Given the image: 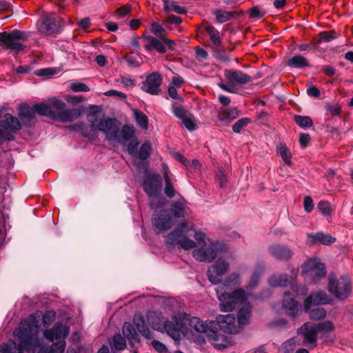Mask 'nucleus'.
<instances>
[{"instance_id": "obj_25", "label": "nucleus", "mask_w": 353, "mask_h": 353, "mask_svg": "<svg viewBox=\"0 0 353 353\" xmlns=\"http://www.w3.org/2000/svg\"><path fill=\"white\" fill-rule=\"evenodd\" d=\"M335 240L334 237L323 232L307 234V241L310 243H320L323 245H329L334 243Z\"/></svg>"}, {"instance_id": "obj_61", "label": "nucleus", "mask_w": 353, "mask_h": 353, "mask_svg": "<svg viewBox=\"0 0 353 353\" xmlns=\"http://www.w3.org/2000/svg\"><path fill=\"white\" fill-rule=\"evenodd\" d=\"M193 114H190L188 117L182 121L183 124L190 131H194L196 129Z\"/></svg>"}, {"instance_id": "obj_64", "label": "nucleus", "mask_w": 353, "mask_h": 353, "mask_svg": "<svg viewBox=\"0 0 353 353\" xmlns=\"http://www.w3.org/2000/svg\"><path fill=\"white\" fill-rule=\"evenodd\" d=\"M325 110L329 111L332 116H339L341 112V108L338 104L327 103L325 105Z\"/></svg>"}, {"instance_id": "obj_56", "label": "nucleus", "mask_w": 353, "mask_h": 353, "mask_svg": "<svg viewBox=\"0 0 353 353\" xmlns=\"http://www.w3.org/2000/svg\"><path fill=\"white\" fill-rule=\"evenodd\" d=\"M17 348V344L14 341H9L7 343L0 345L1 353H15Z\"/></svg>"}, {"instance_id": "obj_49", "label": "nucleus", "mask_w": 353, "mask_h": 353, "mask_svg": "<svg viewBox=\"0 0 353 353\" xmlns=\"http://www.w3.org/2000/svg\"><path fill=\"white\" fill-rule=\"evenodd\" d=\"M87 110H89L86 115L88 121H97L98 114L102 111L101 107L97 105H90Z\"/></svg>"}, {"instance_id": "obj_5", "label": "nucleus", "mask_w": 353, "mask_h": 353, "mask_svg": "<svg viewBox=\"0 0 353 353\" xmlns=\"http://www.w3.org/2000/svg\"><path fill=\"white\" fill-rule=\"evenodd\" d=\"M334 330V325L330 321L319 323L307 322L298 330V334L302 337L303 345L310 350H313L317 346L318 334L328 333Z\"/></svg>"}, {"instance_id": "obj_9", "label": "nucleus", "mask_w": 353, "mask_h": 353, "mask_svg": "<svg viewBox=\"0 0 353 353\" xmlns=\"http://www.w3.org/2000/svg\"><path fill=\"white\" fill-rule=\"evenodd\" d=\"M302 274L307 281L314 282L325 276V265L318 259H310L302 265Z\"/></svg>"}, {"instance_id": "obj_45", "label": "nucleus", "mask_w": 353, "mask_h": 353, "mask_svg": "<svg viewBox=\"0 0 353 353\" xmlns=\"http://www.w3.org/2000/svg\"><path fill=\"white\" fill-rule=\"evenodd\" d=\"M264 271V267L262 265L258 266L250 278V283L246 287L247 289H252L255 286L257 285L260 276L263 274Z\"/></svg>"}, {"instance_id": "obj_36", "label": "nucleus", "mask_w": 353, "mask_h": 353, "mask_svg": "<svg viewBox=\"0 0 353 353\" xmlns=\"http://www.w3.org/2000/svg\"><path fill=\"white\" fill-rule=\"evenodd\" d=\"M137 124L143 130L148 128V118L145 114L138 109L132 110Z\"/></svg>"}, {"instance_id": "obj_11", "label": "nucleus", "mask_w": 353, "mask_h": 353, "mask_svg": "<svg viewBox=\"0 0 353 353\" xmlns=\"http://www.w3.org/2000/svg\"><path fill=\"white\" fill-rule=\"evenodd\" d=\"M119 122L117 119H101L100 132L105 134L107 140H117L118 142L122 143L119 135Z\"/></svg>"}, {"instance_id": "obj_58", "label": "nucleus", "mask_w": 353, "mask_h": 353, "mask_svg": "<svg viewBox=\"0 0 353 353\" xmlns=\"http://www.w3.org/2000/svg\"><path fill=\"white\" fill-rule=\"evenodd\" d=\"M70 88L75 92L90 91V88L86 84L79 81H73L71 83Z\"/></svg>"}, {"instance_id": "obj_24", "label": "nucleus", "mask_w": 353, "mask_h": 353, "mask_svg": "<svg viewBox=\"0 0 353 353\" xmlns=\"http://www.w3.org/2000/svg\"><path fill=\"white\" fill-rule=\"evenodd\" d=\"M217 21L220 23H223L231 20L232 18L236 19L240 16L243 15V11H226L222 9H217L214 12Z\"/></svg>"}, {"instance_id": "obj_3", "label": "nucleus", "mask_w": 353, "mask_h": 353, "mask_svg": "<svg viewBox=\"0 0 353 353\" xmlns=\"http://www.w3.org/2000/svg\"><path fill=\"white\" fill-rule=\"evenodd\" d=\"M250 296V294L246 293L243 288H238L230 292H226L223 288L217 290L221 311L230 312L236 307H239L237 321L240 330L250 323L252 307L249 303L245 302Z\"/></svg>"}, {"instance_id": "obj_33", "label": "nucleus", "mask_w": 353, "mask_h": 353, "mask_svg": "<svg viewBox=\"0 0 353 353\" xmlns=\"http://www.w3.org/2000/svg\"><path fill=\"white\" fill-rule=\"evenodd\" d=\"M163 327L168 334L174 340H177L179 338V331L182 330V325L177 321H176L175 323L166 321L164 322Z\"/></svg>"}, {"instance_id": "obj_26", "label": "nucleus", "mask_w": 353, "mask_h": 353, "mask_svg": "<svg viewBox=\"0 0 353 353\" xmlns=\"http://www.w3.org/2000/svg\"><path fill=\"white\" fill-rule=\"evenodd\" d=\"M133 323L143 337L147 339H151L152 338V334L148 328V325L145 323L143 316H135L133 319Z\"/></svg>"}, {"instance_id": "obj_20", "label": "nucleus", "mask_w": 353, "mask_h": 353, "mask_svg": "<svg viewBox=\"0 0 353 353\" xmlns=\"http://www.w3.org/2000/svg\"><path fill=\"white\" fill-rule=\"evenodd\" d=\"M330 298L323 292H316L308 296L305 300V311L308 312L312 305H319L327 304L330 302Z\"/></svg>"}, {"instance_id": "obj_52", "label": "nucleus", "mask_w": 353, "mask_h": 353, "mask_svg": "<svg viewBox=\"0 0 353 353\" xmlns=\"http://www.w3.org/2000/svg\"><path fill=\"white\" fill-rule=\"evenodd\" d=\"M318 209L323 215H330L333 210V206L327 200L321 201L317 205Z\"/></svg>"}, {"instance_id": "obj_8", "label": "nucleus", "mask_w": 353, "mask_h": 353, "mask_svg": "<svg viewBox=\"0 0 353 353\" xmlns=\"http://www.w3.org/2000/svg\"><path fill=\"white\" fill-rule=\"evenodd\" d=\"M329 292L336 298L344 300L347 298L351 292V283L348 276H341L337 279L331 276L328 283Z\"/></svg>"}, {"instance_id": "obj_21", "label": "nucleus", "mask_w": 353, "mask_h": 353, "mask_svg": "<svg viewBox=\"0 0 353 353\" xmlns=\"http://www.w3.org/2000/svg\"><path fill=\"white\" fill-rule=\"evenodd\" d=\"M59 21V18L55 15L46 16L43 19L41 28L48 34L59 33L61 28Z\"/></svg>"}, {"instance_id": "obj_41", "label": "nucleus", "mask_w": 353, "mask_h": 353, "mask_svg": "<svg viewBox=\"0 0 353 353\" xmlns=\"http://www.w3.org/2000/svg\"><path fill=\"white\" fill-rule=\"evenodd\" d=\"M148 323L154 330H159L161 327L159 315L155 312H149L146 315Z\"/></svg>"}, {"instance_id": "obj_18", "label": "nucleus", "mask_w": 353, "mask_h": 353, "mask_svg": "<svg viewBox=\"0 0 353 353\" xmlns=\"http://www.w3.org/2000/svg\"><path fill=\"white\" fill-rule=\"evenodd\" d=\"M294 294L285 292L282 304L285 314L292 318H294L299 314L301 307L298 302L294 299Z\"/></svg>"}, {"instance_id": "obj_22", "label": "nucleus", "mask_w": 353, "mask_h": 353, "mask_svg": "<svg viewBox=\"0 0 353 353\" xmlns=\"http://www.w3.org/2000/svg\"><path fill=\"white\" fill-rule=\"evenodd\" d=\"M270 254L279 260L287 261L290 259L293 254L292 250L287 246L274 244L269 248Z\"/></svg>"}, {"instance_id": "obj_42", "label": "nucleus", "mask_w": 353, "mask_h": 353, "mask_svg": "<svg viewBox=\"0 0 353 353\" xmlns=\"http://www.w3.org/2000/svg\"><path fill=\"white\" fill-rule=\"evenodd\" d=\"M294 120L303 129H307L313 125V121L309 116L295 115Z\"/></svg>"}, {"instance_id": "obj_37", "label": "nucleus", "mask_w": 353, "mask_h": 353, "mask_svg": "<svg viewBox=\"0 0 353 353\" xmlns=\"http://www.w3.org/2000/svg\"><path fill=\"white\" fill-rule=\"evenodd\" d=\"M112 350H123L126 347V340L120 334H116L110 341Z\"/></svg>"}, {"instance_id": "obj_60", "label": "nucleus", "mask_w": 353, "mask_h": 353, "mask_svg": "<svg viewBox=\"0 0 353 353\" xmlns=\"http://www.w3.org/2000/svg\"><path fill=\"white\" fill-rule=\"evenodd\" d=\"M248 13L249 14L250 18L257 19H262L265 14V13L260 10V8L258 6H253L250 8L248 10Z\"/></svg>"}, {"instance_id": "obj_17", "label": "nucleus", "mask_w": 353, "mask_h": 353, "mask_svg": "<svg viewBox=\"0 0 353 353\" xmlns=\"http://www.w3.org/2000/svg\"><path fill=\"white\" fill-rule=\"evenodd\" d=\"M69 332L70 329L67 325L61 323H56L52 328L46 330L43 332V336L50 341H53L54 339L64 340L68 336Z\"/></svg>"}, {"instance_id": "obj_2", "label": "nucleus", "mask_w": 353, "mask_h": 353, "mask_svg": "<svg viewBox=\"0 0 353 353\" xmlns=\"http://www.w3.org/2000/svg\"><path fill=\"white\" fill-rule=\"evenodd\" d=\"M154 210L152 225L157 232H163L172 228L177 219L188 216L190 211L186 203L180 200H152L150 203Z\"/></svg>"}, {"instance_id": "obj_48", "label": "nucleus", "mask_w": 353, "mask_h": 353, "mask_svg": "<svg viewBox=\"0 0 353 353\" xmlns=\"http://www.w3.org/2000/svg\"><path fill=\"white\" fill-rule=\"evenodd\" d=\"M339 34L334 30L330 31H322L318 34L319 41L330 42L333 39L337 38Z\"/></svg>"}, {"instance_id": "obj_59", "label": "nucleus", "mask_w": 353, "mask_h": 353, "mask_svg": "<svg viewBox=\"0 0 353 353\" xmlns=\"http://www.w3.org/2000/svg\"><path fill=\"white\" fill-rule=\"evenodd\" d=\"M139 145V141L137 139H132L129 143L127 145V150L130 155L132 157H135V154L137 153L138 146Z\"/></svg>"}, {"instance_id": "obj_50", "label": "nucleus", "mask_w": 353, "mask_h": 353, "mask_svg": "<svg viewBox=\"0 0 353 353\" xmlns=\"http://www.w3.org/2000/svg\"><path fill=\"white\" fill-rule=\"evenodd\" d=\"M172 112L174 114V116L183 121L187 117L191 114L188 110L185 109L183 106H176L174 105L172 107Z\"/></svg>"}, {"instance_id": "obj_63", "label": "nucleus", "mask_w": 353, "mask_h": 353, "mask_svg": "<svg viewBox=\"0 0 353 353\" xmlns=\"http://www.w3.org/2000/svg\"><path fill=\"white\" fill-rule=\"evenodd\" d=\"M65 340H61L57 343H53L50 347L53 353H63L65 349Z\"/></svg>"}, {"instance_id": "obj_31", "label": "nucleus", "mask_w": 353, "mask_h": 353, "mask_svg": "<svg viewBox=\"0 0 353 353\" xmlns=\"http://www.w3.org/2000/svg\"><path fill=\"white\" fill-rule=\"evenodd\" d=\"M122 332L124 335V338L127 339L130 343L133 342L139 343L140 341L139 334L130 323L125 322L122 327Z\"/></svg>"}, {"instance_id": "obj_38", "label": "nucleus", "mask_w": 353, "mask_h": 353, "mask_svg": "<svg viewBox=\"0 0 353 353\" xmlns=\"http://www.w3.org/2000/svg\"><path fill=\"white\" fill-rule=\"evenodd\" d=\"M152 145L150 141H145L141 144L139 150H137V153L134 157L139 158L141 160H147L151 154Z\"/></svg>"}, {"instance_id": "obj_55", "label": "nucleus", "mask_w": 353, "mask_h": 353, "mask_svg": "<svg viewBox=\"0 0 353 353\" xmlns=\"http://www.w3.org/2000/svg\"><path fill=\"white\" fill-rule=\"evenodd\" d=\"M216 177L221 188L226 186L228 183V177L225 170L223 167L219 168L216 174Z\"/></svg>"}, {"instance_id": "obj_19", "label": "nucleus", "mask_w": 353, "mask_h": 353, "mask_svg": "<svg viewBox=\"0 0 353 353\" xmlns=\"http://www.w3.org/2000/svg\"><path fill=\"white\" fill-rule=\"evenodd\" d=\"M2 110H0V126L12 132L16 133L21 128V123L19 119L9 113L4 114L1 116Z\"/></svg>"}, {"instance_id": "obj_46", "label": "nucleus", "mask_w": 353, "mask_h": 353, "mask_svg": "<svg viewBox=\"0 0 353 353\" xmlns=\"http://www.w3.org/2000/svg\"><path fill=\"white\" fill-rule=\"evenodd\" d=\"M37 312H41V316L38 323V328L39 327V322L41 317L45 326H49L54 321L56 317V313L52 310L46 311L43 314H42L41 311H37L33 314H35Z\"/></svg>"}, {"instance_id": "obj_15", "label": "nucleus", "mask_w": 353, "mask_h": 353, "mask_svg": "<svg viewBox=\"0 0 353 353\" xmlns=\"http://www.w3.org/2000/svg\"><path fill=\"white\" fill-rule=\"evenodd\" d=\"M219 327L224 332L228 334H236L240 331L239 327L236 324V318L234 314H228L216 316Z\"/></svg>"}, {"instance_id": "obj_40", "label": "nucleus", "mask_w": 353, "mask_h": 353, "mask_svg": "<svg viewBox=\"0 0 353 353\" xmlns=\"http://www.w3.org/2000/svg\"><path fill=\"white\" fill-rule=\"evenodd\" d=\"M120 132L121 134L120 139L122 140L121 143H123L124 141L131 140L134 137L135 128L133 125L125 124L122 127Z\"/></svg>"}, {"instance_id": "obj_43", "label": "nucleus", "mask_w": 353, "mask_h": 353, "mask_svg": "<svg viewBox=\"0 0 353 353\" xmlns=\"http://www.w3.org/2000/svg\"><path fill=\"white\" fill-rule=\"evenodd\" d=\"M212 54L214 58L223 62H229L230 61V57L227 53V49L224 47L214 46Z\"/></svg>"}, {"instance_id": "obj_57", "label": "nucleus", "mask_w": 353, "mask_h": 353, "mask_svg": "<svg viewBox=\"0 0 353 353\" xmlns=\"http://www.w3.org/2000/svg\"><path fill=\"white\" fill-rule=\"evenodd\" d=\"M296 345V341L294 339H290L284 342L281 345V351L283 353H293Z\"/></svg>"}, {"instance_id": "obj_53", "label": "nucleus", "mask_w": 353, "mask_h": 353, "mask_svg": "<svg viewBox=\"0 0 353 353\" xmlns=\"http://www.w3.org/2000/svg\"><path fill=\"white\" fill-rule=\"evenodd\" d=\"M151 31L157 37L159 38L160 39L166 35V30L165 28H163L161 24L157 22H153L151 24Z\"/></svg>"}, {"instance_id": "obj_39", "label": "nucleus", "mask_w": 353, "mask_h": 353, "mask_svg": "<svg viewBox=\"0 0 353 353\" xmlns=\"http://www.w3.org/2000/svg\"><path fill=\"white\" fill-rule=\"evenodd\" d=\"M205 31L209 34L210 40L214 46H221V41L220 38V32L212 26H208L205 28Z\"/></svg>"}, {"instance_id": "obj_28", "label": "nucleus", "mask_w": 353, "mask_h": 353, "mask_svg": "<svg viewBox=\"0 0 353 353\" xmlns=\"http://www.w3.org/2000/svg\"><path fill=\"white\" fill-rule=\"evenodd\" d=\"M241 283V279L239 273L233 272L228 275L224 280L223 285L221 286H219L216 290H217L220 288H223L226 292H228L227 290L228 289H232L234 287L239 285Z\"/></svg>"}, {"instance_id": "obj_47", "label": "nucleus", "mask_w": 353, "mask_h": 353, "mask_svg": "<svg viewBox=\"0 0 353 353\" xmlns=\"http://www.w3.org/2000/svg\"><path fill=\"white\" fill-rule=\"evenodd\" d=\"M164 179H165V185L164 188V192L165 195L172 199L176 196V191L174 188H173V185L171 182V179L168 175V174L165 172L164 174Z\"/></svg>"}, {"instance_id": "obj_44", "label": "nucleus", "mask_w": 353, "mask_h": 353, "mask_svg": "<svg viewBox=\"0 0 353 353\" xmlns=\"http://www.w3.org/2000/svg\"><path fill=\"white\" fill-rule=\"evenodd\" d=\"M277 153L281 156L284 163L288 165H292V155L285 144H280L276 148Z\"/></svg>"}, {"instance_id": "obj_7", "label": "nucleus", "mask_w": 353, "mask_h": 353, "mask_svg": "<svg viewBox=\"0 0 353 353\" xmlns=\"http://www.w3.org/2000/svg\"><path fill=\"white\" fill-rule=\"evenodd\" d=\"M30 35L28 32L13 30L9 32H0V45L6 49L16 50L17 52L24 50L26 47L19 41H27Z\"/></svg>"}, {"instance_id": "obj_54", "label": "nucleus", "mask_w": 353, "mask_h": 353, "mask_svg": "<svg viewBox=\"0 0 353 353\" xmlns=\"http://www.w3.org/2000/svg\"><path fill=\"white\" fill-rule=\"evenodd\" d=\"M307 312H309L310 319L314 320L323 319L326 315L325 309L319 307L312 310L310 309Z\"/></svg>"}, {"instance_id": "obj_4", "label": "nucleus", "mask_w": 353, "mask_h": 353, "mask_svg": "<svg viewBox=\"0 0 353 353\" xmlns=\"http://www.w3.org/2000/svg\"><path fill=\"white\" fill-rule=\"evenodd\" d=\"M40 316L41 312H37L21 321L19 328L14 332V336L19 340L17 353H23V350L35 351Z\"/></svg>"}, {"instance_id": "obj_1", "label": "nucleus", "mask_w": 353, "mask_h": 353, "mask_svg": "<svg viewBox=\"0 0 353 353\" xmlns=\"http://www.w3.org/2000/svg\"><path fill=\"white\" fill-rule=\"evenodd\" d=\"M192 230H194V225H188V221H183L177 228L168 234L165 239L167 246L170 249L178 246L185 250L195 248L192 251V256L195 260L212 262L218 254L217 243L208 239L200 229L194 232V241L187 236L188 232Z\"/></svg>"}, {"instance_id": "obj_16", "label": "nucleus", "mask_w": 353, "mask_h": 353, "mask_svg": "<svg viewBox=\"0 0 353 353\" xmlns=\"http://www.w3.org/2000/svg\"><path fill=\"white\" fill-rule=\"evenodd\" d=\"M18 117L21 123L26 127L33 126L36 123V114L34 107L26 103H21L18 109Z\"/></svg>"}, {"instance_id": "obj_62", "label": "nucleus", "mask_w": 353, "mask_h": 353, "mask_svg": "<svg viewBox=\"0 0 353 353\" xmlns=\"http://www.w3.org/2000/svg\"><path fill=\"white\" fill-rule=\"evenodd\" d=\"M39 77H49L56 74V70L52 68H41L34 72Z\"/></svg>"}, {"instance_id": "obj_30", "label": "nucleus", "mask_w": 353, "mask_h": 353, "mask_svg": "<svg viewBox=\"0 0 353 353\" xmlns=\"http://www.w3.org/2000/svg\"><path fill=\"white\" fill-rule=\"evenodd\" d=\"M286 65L295 69H302L310 66L308 60L301 54H296L290 58L287 61Z\"/></svg>"}, {"instance_id": "obj_29", "label": "nucleus", "mask_w": 353, "mask_h": 353, "mask_svg": "<svg viewBox=\"0 0 353 353\" xmlns=\"http://www.w3.org/2000/svg\"><path fill=\"white\" fill-rule=\"evenodd\" d=\"M239 114L238 109L235 107H230L225 110L220 109L218 111V119L221 121L231 122Z\"/></svg>"}, {"instance_id": "obj_14", "label": "nucleus", "mask_w": 353, "mask_h": 353, "mask_svg": "<svg viewBox=\"0 0 353 353\" xmlns=\"http://www.w3.org/2000/svg\"><path fill=\"white\" fill-rule=\"evenodd\" d=\"M224 76L232 85H243L252 81L251 76L239 70L226 69Z\"/></svg>"}, {"instance_id": "obj_34", "label": "nucleus", "mask_w": 353, "mask_h": 353, "mask_svg": "<svg viewBox=\"0 0 353 353\" xmlns=\"http://www.w3.org/2000/svg\"><path fill=\"white\" fill-rule=\"evenodd\" d=\"M146 40L149 41L148 43L145 45V49L147 51L150 52L154 49L161 54H163L166 52V48L163 44V42H161L157 37H146Z\"/></svg>"}, {"instance_id": "obj_12", "label": "nucleus", "mask_w": 353, "mask_h": 353, "mask_svg": "<svg viewBox=\"0 0 353 353\" xmlns=\"http://www.w3.org/2000/svg\"><path fill=\"white\" fill-rule=\"evenodd\" d=\"M229 268L228 262L222 259H218L215 263L208 270V278L213 284H218L221 281L222 276Z\"/></svg>"}, {"instance_id": "obj_32", "label": "nucleus", "mask_w": 353, "mask_h": 353, "mask_svg": "<svg viewBox=\"0 0 353 353\" xmlns=\"http://www.w3.org/2000/svg\"><path fill=\"white\" fill-rule=\"evenodd\" d=\"M35 114L41 116L48 117L53 120V115L55 114L56 110L53 109L52 104L41 103H36L33 105Z\"/></svg>"}, {"instance_id": "obj_10", "label": "nucleus", "mask_w": 353, "mask_h": 353, "mask_svg": "<svg viewBox=\"0 0 353 353\" xmlns=\"http://www.w3.org/2000/svg\"><path fill=\"white\" fill-rule=\"evenodd\" d=\"M142 187L149 198L158 197L162 190V177L157 173H147L143 179Z\"/></svg>"}, {"instance_id": "obj_6", "label": "nucleus", "mask_w": 353, "mask_h": 353, "mask_svg": "<svg viewBox=\"0 0 353 353\" xmlns=\"http://www.w3.org/2000/svg\"><path fill=\"white\" fill-rule=\"evenodd\" d=\"M48 101L56 110L55 114L53 115V121L61 123L72 122L80 118L82 114L79 109H66V104L56 97L50 98Z\"/></svg>"}, {"instance_id": "obj_13", "label": "nucleus", "mask_w": 353, "mask_h": 353, "mask_svg": "<svg viewBox=\"0 0 353 353\" xmlns=\"http://www.w3.org/2000/svg\"><path fill=\"white\" fill-rule=\"evenodd\" d=\"M163 79L159 72H152L148 75L142 83L141 89L152 95H157L161 92L160 86Z\"/></svg>"}, {"instance_id": "obj_51", "label": "nucleus", "mask_w": 353, "mask_h": 353, "mask_svg": "<svg viewBox=\"0 0 353 353\" xmlns=\"http://www.w3.org/2000/svg\"><path fill=\"white\" fill-rule=\"evenodd\" d=\"M250 119L248 117H243L236 121L232 125V130L234 133L239 134L241 130L250 123Z\"/></svg>"}, {"instance_id": "obj_27", "label": "nucleus", "mask_w": 353, "mask_h": 353, "mask_svg": "<svg viewBox=\"0 0 353 353\" xmlns=\"http://www.w3.org/2000/svg\"><path fill=\"white\" fill-rule=\"evenodd\" d=\"M71 130L81 132L82 136L87 138L89 141H94L97 138V135L89 131L88 125L83 121H78L69 127Z\"/></svg>"}, {"instance_id": "obj_23", "label": "nucleus", "mask_w": 353, "mask_h": 353, "mask_svg": "<svg viewBox=\"0 0 353 353\" xmlns=\"http://www.w3.org/2000/svg\"><path fill=\"white\" fill-rule=\"evenodd\" d=\"M296 274L292 272L291 275L281 274L273 275L268 279V283L273 287H285L290 284L295 279Z\"/></svg>"}, {"instance_id": "obj_35", "label": "nucleus", "mask_w": 353, "mask_h": 353, "mask_svg": "<svg viewBox=\"0 0 353 353\" xmlns=\"http://www.w3.org/2000/svg\"><path fill=\"white\" fill-rule=\"evenodd\" d=\"M191 332L201 334L207 332L208 326L197 317H192L188 319Z\"/></svg>"}]
</instances>
